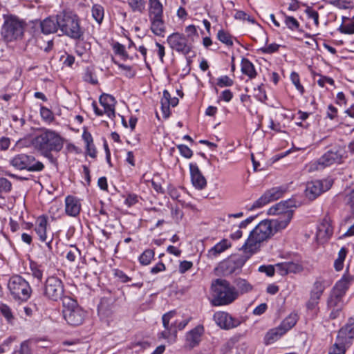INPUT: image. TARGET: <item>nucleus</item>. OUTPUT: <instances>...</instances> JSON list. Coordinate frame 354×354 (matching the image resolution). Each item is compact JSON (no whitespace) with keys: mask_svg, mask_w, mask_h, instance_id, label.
Segmentation results:
<instances>
[{"mask_svg":"<svg viewBox=\"0 0 354 354\" xmlns=\"http://www.w3.org/2000/svg\"><path fill=\"white\" fill-rule=\"evenodd\" d=\"M258 270L260 272H265L267 276L268 277H272L274 274L275 269L274 267L272 265H262L259 266Z\"/></svg>","mask_w":354,"mask_h":354,"instance_id":"obj_58","label":"nucleus"},{"mask_svg":"<svg viewBox=\"0 0 354 354\" xmlns=\"http://www.w3.org/2000/svg\"><path fill=\"white\" fill-rule=\"evenodd\" d=\"M24 26L22 21L15 17L6 19L1 27V35L6 42L21 38L24 34Z\"/></svg>","mask_w":354,"mask_h":354,"instance_id":"obj_6","label":"nucleus"},{"mask_svg":"<svg viewBox=\"0 0 354 354\" xmlns=\"http://www.w3.org/2000/svg\"><path fill=\"white\" fill-rule=\"evenodd\" d=\"M62 305L64 318L69 325L77 326L84 322L86 312L78 305L76 300L70 297H64Z\"/></svg>","mask_w":354,"mask_h":354,"instance_id":"obj_5","label":"nucleus"},{"mask_svg":"<svg viewBox=\"0 0 354 354\" xmlns=\"http://www.w3.org/2000/svg\"><path fill=\"white\" fill-rule=\"evenodd\" d=\"M177 148L178 149L180 154L186 158H190L193 155L192 151L187 145H178Z\"/></svg>","mask_w":354,"mask_h":354,"instance_id":"obj_54","label":"nucleus"},{"mask_svg":"<svg viewBox=\"0 0 354 354\" xmlns=\"http://www.w3.org/2000/svg\"><path fill=\"white\" fill-rule=\"evenodd\" d=\"M58 26L62 34L72 39H77L83 35L78 16L69 10L58 13Z\"/></svg>","mask_w":354,"mask_h":354,"instance_id":"obj_3","label":"nucleus"},{"mask_svg":"<svg viewBox=\"0 0 354 354\" xmlns=\"http://www.w3.org/2000/svg\"><path fill=\"white\" fill-rule=\"evenodd\" d=\"M332 5L339 9H348L353 7V0H334L330 2Z\"/></svg>","mask_w":354,"mask_h":354,"instance_id":"obj_44","label":"nucleus"},{"mask_svg":"<svg viewBox=\"0 0 354 354\" xmlns=\"http://www.w3.org/2000/svg\"><path fill=\"white\" fill-rule=\"evenodd\" d=\"M243 228H234L233 231H230L229 233L230 238L233 241H236L241 239L243 236Z\"/></svg>","mask_w":354,"mask_h":354,"instance_id":"obj_62","label":"nucleus"},{"mask_svg":"<svg viewBox=\"0 0 354 354\" xmlns=\"http://www.w3.org/2000/svg\"><path fill=\"white\" fill-rule=\"evenodd\" d=\"M32 147L41 155L53 158L52 152L60 151L64 145L63 138L55 131L38 129L31 140Z\"/></svg>","mask_w":354,"mask_h":354,"instance_id":"obj_2","label":"nucleus"},{"mask_svg":"<svg viewBox=\"0 0 354 354\" xmlns=\"http://www.w3.org/2000/svg\"><path fill=\"white\" fill-rule=\"evenodd\" d=\"M81 210V203L78 198L68 196L65 199V211L71 216H77Z\"/></svg>","mask_w":354,"mask_h":354,"instance_id":"obj_22","label":"nucleus"},{"mask_svg":"<svg viewBox=\"0 0 354 354\" xmlns=\"http://www.w3.org/2000/svg\"><path fill=\"white\" fill-rule=\"evenodd\" d=\"M243 317H235L231 314L223 311V329L230 330L238 327L243 322Z\"/></svg>","mask_w":354,"mask_h":354,"instance_id":"obj_25","label":"nucleus"},{"mask_svg":"<svg viewBox=\"0 0 354 354\" xmlns=\"http://www.w3.org/2000/svg\"><path fill=\"white\" fill-rule=\"evenodd\" d=\"M290 80L292 84L295 86L296 88L300 92L301 94L304 93V88L300 84L299 76L296 72H292L290 74Z\"/></svg>","mask_w":354,"mask_h":354,"instance_id":"obj_45","label":"nucleus"},{"mask_svg":"<svg viewBox=\"0 0 354 354\" xmlns=\"http://www.w3.org/2000/svg\"><path fill=\"white\" fill-rule=\"evenodd\" d=\"M353 280V276L344 274L342 278L335 283L332 292H333L334 294H338L344 297Z\"/></svg>","mask_w":354,"mask_h":354,"instance_id":"obj_23","label":"nucleus"},{"mask_svg":"<svg viewBox=\"0 0 354 354\" xmlns=\"http://www.w3.org/2000/svg\"><path fill=\"white\" fill-rule=\"evenodd\" d=\"M284 330H283L279 326L270 329L265 335L264 341L266 344H270L279 339L283 335H284Z\"/></svg>","mask_w":354,"mask_h":354,"instance_id":"obj_32","label":"nucleus"},{"mask_svg":"<svg viewBox=\"0 0 354 354\" xmlns=\"http://www.w3.org/2000/svg\"><path fill=\"white\" fill-rule=\"evenodd\" d=\"M0 312L5 317L8 323L13 324L15 321V317L11 308L7 304H0Z\"/></svg>","mask_w":354,"mask_h":354,"instance_id":"obj_39","label":"nucleus"},{"mask_svg":"<svg viewBox=\"0 0 354 354\" xmlns=\"http://www.w3.org/2000/svg\"><path fill=\"white\" fill-rule=\"evenodd\" d=\"M243 228H234L233 231H230L229 233L230 238L233 241H236L241 239L243 236Z\"/></svg>","mask_w":354,"mask_h":354,"instance_id":"obj_63","label":"nucleus"},{"mask_svg":"<svg viewBox=\"0 0 354 354\" xmlns=\"http://www.w3.org/2000/svg\"><path fill=\"white\" fill-rule=\"evenodd\" d=\"M40 26L44 34L48 35L57 32L59 29L58 14L55 17H50L43 20Z\"/></svg>","mask_w":354,"mask_h":354,"instance_id":"obj_24","label":"nucleus"},{"mask_svg":"<svg viewBox=\"0 0 354 354\" xmlns=\"http://www.w3.org/2000/svg\"><path fill=\"white\" fill-rule=\"evenodd\" d=\"M167 42L173 50L185 56L192 51L193 44L187 41L185 35L183 33L173 32L167 37Z\"/></svg>","mask_w":354,"mask_h":354,"instance_id":"obj_9","label":"nucleus"},{"mask_svg":"<svg viewBox=\"0 0 354 354\" xmlns=\"http://www.w3.org/2000/svg\"><path fill=\"white\" fill-rule=\"evenodd\" d=\"M186 39L192 44L196 39L199 38L196 28L194 25H189L185 29Z\"/></svg>","mask_w":354,"mask_h":354,"instance_id":"obj_38","label":"nucleus"},{"mask_svg":"<svg viewBox=\"0 0 354 354\" xmlns=\"http://www.w3.org/2000/svg\"><path fill=\"white\" fill-rule=\"evenodd\" d=\"M175 311H169L162 315V324L165 330L160 333V338L168 339L169 342H174L176 339L177 329L176 328V322L169 324L170 319L175 315Z\"/></svg>","mask_w":354,"mask_h":354,"instance_id":"obj_12","label":"nucleus"},{"mask_svg":"<svg viewBox=\"0 0 354 354\" xmlns=\"http://www.w3.org/2000/svg\"><path fill=\"white\" fill-rule=\"evenodd\" d=\"M127 2L133 12H143L145 4L143 0H127Z\"/></svg>","mask_w":354,"mask_h":354,"instance_id":"obj_43","label":"nucleus"},{"mask_svg":"<svg viewBox=\"0 0 354 354\" xmlns=\"http://www.w3.org/2000/svg\"><path fill=\"white\" fill-rule=\"evenodd\" d=\"M113 48L115 54L119 55L123 57H128V55L125 50V48L122 44L116 42L113 44Z\"/></svg>","mask_w":354,"mask_h":354,"instance_id":"obj_56","label":"nucleus"},{"mask_svg":"<svg viewBox=\"0 0 354 354\" xmlns=\"http://www.w3.org/2000/svg\"><path fill=\"white\" fill-rule=\"evenodd\" d=\"M40 115L42 119L48 122L52 121L54 118L52 111L49 109L44 106L41 107Z\"/></svg>","mask_w":354,"mask_h":354,"instance_id":"obj_52","label":"nucleus"},{"mask_svg":"<svg viewBox=\"0 0 354 354\" xmlns=\"http://www.w3.org/2000/svg\"><path fill=\"white\" fill-rule=\"evenodd\" d=\"M204 333V328L202 325H198L189 331L186 335V343L190 348L198 346L201 340V336Z\"/></svg>","mask_w":354,"mask_h":354,"instance_id":"obj_19","label":"nucleus"},{"mask_svg":"<svg viewBox=\"0 0 354 354\" xmlns=\"http://www.w3.org/2000/svg\"><path fill=\"white\" fill-rule=\"evenodd\" d=\"M155 252L153 250L147 249L139 257L138 260L141 265L147 266L153 259Z\"/></svg>","mask_w":354,"mask_h":354,"instance_id":"obj_37","label":"nucleus"},{"mask_svg":"<svg viewBox=\"0 0 354 354\" xmlns=\"http://www.w3.org/2000/svg\"><path fill=\"white\" fill-rule=\"evenodd\" d=\"M221 253V241L212 247L209 251L207 256L210 259H214Z\"/></svg>","mask_w":354,"mask_h":354,"instance_id":"obj_51","label":"nucleus"},{"mask_svg":"<svg viewBox=\"0 0 354 354\" xmlns=\"http://www.w3.org/2000/svg\"><path fill=\"white\" fill-rule=\"evenodd\" d=\"M64 286L63 281L57 277H48L44 284L43 295L48 300L57 301L63 299Z\"/></svg>","mask_w":354,"mask_h":354,"instance_id":"obj_8","label":"nucleus"},{"mask_svg":"<svg viewBox=\"0 0 354 354\" xmlns=\"http://www.w3.org/2000/svg\"><path fill=\"white\" fill-rule=\"evenodd\" d=\"M178 99L176 97H171L169 92L167 90H164L162 97L160 100L161 110L163 117L167 118L169 117L171 112L169 106H176L178 104Z\"/></svg>","mask_w":354,"mask_h":354,"instance_id":"obj_17","label":"nucleus"},{"mask_svg":"<svg viewBox=\"0 0 354 354\" xmlns=\"http://www.w3.org/2000/svg\"><path fill=\"white\" fill-rule=\"evenodd\" d=\"M84 80L93 85L97 84V80L94 77L93 71L91 68L87 67L84 75Z\"/></svg>","mask_w":354,"mask_h":354,"instance_id":"obj_46","label":"nucleus"},{"mask_svg":"<svg viewBox=\"0 0 354 354\" xmlns=\"http://www.w3.org/2000/svg\"><path fill=\"white\" fill-rule=\"evenodd\" d=\"M320 298L317 296L310 295V299L306 304V307L309 310L315 309L319 304Z\"/></svg>","mask_w":354,"mask_h":354,"instance_id":"obj_61","label":"nucleus"},{"mask_svg":"<svg viewBox=\"0 0 354 354\" xmlns=\"http://www.w3.org/2000/svg\"><path fill=\"white\" fill-rule=\"evenodd\" d=\"M292 207H297L295 201L292 199L283 201L271 207L268 209V214L270 215H279V217L275 220H283L286 215L290 213L291 214V218L293 216V210L290 209Z\"/></svg>","mask_w":354,"mask_h":354,"instance_id":"obj_13","label":"nucleus"},{"mask_svg":"<svg viewBox=\"0 0 354 354\" xmlns=\"http://www.w3.org/2000/svg\"><path fill=\"white\" fill-rule=\"evenodd\" d=\"M330 180H314L308 182L305 189V196L310 201L317 198L322 193L328 191L332 187Z\"/></svg>","mask_w":354,"mask_h":354,"instance_id":"obj_10","label":"nucleus"},{"mask_svg":"<svg viewBox=\"0 0 354 354\" xmlns=\"http://www.w3.org/2000/svg\"><path fill=\"white\" fill-rule=\"evenodd\" d=\"M99 100L100 104L104 107L105 114L113 119L115 116V105L116 101L115 97L109 94H102Z\"/></svg>","mask_w":354,"mask_h":354,"instance_id":"obj_20","label":"nucleus"},{"mask_svg":"<svg viewBox=\"0 0 354 354\" xmlns=\"http://www.w3.org/2000/svg\"><path fill=\"white\" fill-rule=\"evenodd\" d=\"M333 232V227L328 220L324 218L318 225L317 236L322 239H328Z\"/></svg>","mask_w":354,"mask_h":354,"instance_id":"obj_29","label":"nucleus"},{"mask_svg":"<svg viewBox=\"0 0 354 354\" xmlns=\"http://www.w3.org/2000/svg\"><path fill=\"white\" fill-rule=\"evenodd\" d=\"M297 319V315L291 313L281 322L279 327L284 330L286 333L296 324Z\"/></svg>","mask_w":354,"mask_h":354,"instance_id":"obj_34","label":"nucleus"},{"mask_svg":"<svg viewBox=\"0 0 354 354\" xmlns=\"http://www.w3.org/2000/svg\"><path fill=\"white\" fill-rule=\"evenodd\" d=\"M254 91L257 92L254 94V97L260 102H265L267 100V95L266 91L263 88V84L259 85L257 88H254Z\"/></svg>","mask_w":354,"mask_h":354,"instance_id":"obj_50","label":"nucleus"},{"mask_svg":"<svg viewBox=\"0 0 354 354\" xmlns=\"http://www.w3.org/2000/svg\"><path fill=\"white\" fill-rule=\"evenodd\" d=\"M11 183L5 178H0V192H8L11 190Z\"/></svg>","mask_w":354,"mask_h":354,"instance_id":"obj_60","label":"nucleus"},{"mask_svg":"<svg viewBox=\"0 0 354 354\" xmlns=\"http://www.w3.org/2000/svg\"><path fill=\"white\" fill-rule=\"evenodd\" d=\"M115 300L111 297H103L97 307L98 313L109 317L113 313V307Z\"/></svg>","mask_w":354,"mask_h":354,"instance_id":"obj_26","label":"nucleus"},{"mask_svg":"<svg viewBox=\"0 0 354 354\" xmlns=\"http://www.w3.org/2000/svg\"><path fill=\"white\" fill-rule=\"evenodd\" d=\"M7 286L10 295L17 302H26L32 292L29 282L19 274L12 276Z\"/></svg>","mask_w":354,"mask_h":354,"instance_id":"obj_4","label":"nucleus"},{"mask_svg":"<svg viewBox=\"0 0 354 354\" xmlns=\"http://www.w3.org/2000/svg\"><path fill=\"white\" fill-rule=\"evenodd\" d=\"M223 221L225 223L224 229V232H225L233 231L234 228H239V223L232 221V218H228L227 220L223 219Z\"/></svg>","mask_w":354,"mask_h":354,"instance_id":"obj_53","label":"nucleus"},{"mask_svg":"<svg viewBox=\"0 0 354 354\" xmlns=\"http://www.w3.org/2000/svg\"><path fill=\"white\" fill-rule=\"evenodd\" d=\"M283 220L261 221L250 231L244 244L240 248L250 256L260 251L264 242L270 239L277 232L285 229L291 221V214L288 213Z\"/></svg>","mask_w":354,"mask_h":354,"instance_id":"obj_1","label":"nucleus"},{"mask_svg":"<svg viewBox=\"0 0 354 354\" xmlns=\"http://www.w3.org/2000/svg\"><path fill=\"white\" fill-rule=\"evenodd\" d=\"M241 73L248 76L250 80L254 79L257 76V72L254 64L247 58L243 57L241 63Z\"/></svg>","mask_w":354,"mask_h":354,"instance_id":"obj_28","label":"nucleus"},{"mask_svg":"<svg viewBox=\"0 0 354 354\" xmlns=\"http://www.w3.org/2000/svg\"><path fill=\"white\" fill-rule=\"evenodd\" d=\"M305 12L309 18L313 19L316 26H319V13L311 7L307 6Z\"/></svg>","mask_w":354,"mask_h":354,"instance_id":"obj_47","label":"nucleus"},{"mask_svg":"<svg viewBox=\"0 0 354 354\" xmlns=\"http://www.w3.org/2000/svg\"><path fill=\"white\" fill-rule=\"evenodd\" d=\"M279 47H280V45L273 43V44H269L268 46H267L266 47H263V48H260V50L263 53L272 54L273 53L278 51Z\"/></svg>","mask_w":354,"mask_h":354,"instance_id":"obj_59","label":"nucleus"},{"mask_svg":"<svg viewBox=\"0 0 354 354\" xmlns=\"http://www.w3.org/2000/svg\"><path fill=\"white\" fill-rule=\"evenodd\" d=\"M328 354H345V346L343 343H335Z\"/></svg>","mask_w":354,"mask_h":354,"instance_id":"obj_57","label":"nucleus"},{"mask_svg":"<svg viewBox=\"0 0 354 354\" xmlns=\"http://www.w3.org/2000/svg\"><path fill=\"white\" fill-rule=\"evenodd\" d=\"M286 190V187L283 186L272 187L267 190L258 200H257L253 203L249 209L253 210L257 208H260L270 202L278 200L282 197Z\"/></svg>","mask_w":354,"mask_h":354,"instance_id":"obj_11","label":"nucleus"},{"mask_svg":"<svg viewBox=\"0 0 354 354\" xmlns=\"http://www.w3.org/2000/svg\"><path fill=\"white\" fill-rule=\"evenodd\" d=\"M91 11L94 19L98 24H101L104 19V8L99 4H95L93 6Z\"/></svg>","mask_w":354,"mask_h":354,"instance_id":"obj_41","label":"nucleus"},{"mask_svg":"<svg viewBox=\"0 0 354 354\" xmlns=\"http://www.w3.org/2000/svg\"><path fill=\"white\" fill-rule=\"evenodd\" d=\"M286 265L288 268V274L297 273L301 271L302 270V268L299 264L294 263L292 261H287L286 262Z\"/></svg>","mask_w":354,"mask_h":354,"instance_id":"obj_55","label":"nucleus"},{"mask_svg":"<svg viewBox=\"0 0 354 354\" xmlns=\"http://www.w3.org/2000/svg\"><path fill=\"white\" fill-rule=\"evenodd\" d=\"M239 292L229 281L223 279V306L233 303L239 297Z\"/></svg>","mask_w":354,"mask_h":354,"instance_id":"obj_16","label":"nucleus"},{"mask_svg":"<svg viewBox=\"0 0 354 354\" xmlns=\"http://www.w3.org/2000/svg\"><path fill=\"white\" fill-rule=\"evenodd\" d=\"M10 165L17 169H26L31 172L41 171L45 167L44 165L36 160L34 156L26 153L16 155L10 160Z\"/></svg>","mask_w":354,"mask_h":354,"instance_id":"obj_7","label":"nucleus"},{"mask_svg":"<svg viewBox=\"0 0 354 354\" xmlns=\"http://www.w3.org/2000/svg\"><path fill=\"white\" fill-rule=\"evenodd\" d=\"M39 342L40 340H37V339L24 341L21 344L19 349L15 350L13 354H32L31 346L37 345Z\"/></svg>","mask_w":354,"mask_h":354,"instance_id":"obj_33","label":"nucleus"},{"mask_svg":"<svg viewBox=\"0 0 354 354\" xmlns=\"http://www.w3.org/2000/svg\"><path fill=\"white\" fill-rule=\"evenodd\" d=\"M281 12L285 18L284 23L288 28L292 31L298 30L299 32H303L302 30L299 29V23L295 17L287 15L283 11H281Z\"/></svg>","mask_w":354,"mask_h":354,"instance_id":"obj_36","label":"nucleus"},{"mask_svg":"<svg viewBox=\"0 0 354 354\" xmlns=\"http://www.w3.org/2000/svg\"><path fill=\"white\" fill-rule=\"evenodd\" d=\"M71 248L72 249L67 252L66 259L69 261L73 262L77 257L80 255V250L75 245H72Z\"/></svg>","mask_w":354,"mask_h":354,"instance_id":"obj_48","label":"nucleus"},{"mask_svg":"<svg viewBox=\"0 0 354 354\" xmlns=\"http://www.w3.org/2000/svg\"><path fill=\"white\" fill-rule=\"evenodd\" d=\"M244 264L242 258L237 255H232L223 261V274H230L239 270Z\"/></svg>","mask_w":354,"mask_h":354,"instance_id":"obj_15","label":"nucleus"},{"mask_svg":"<svg viewBox=\"0 0 354 354\" xmlns=\"http://www.w3.org/2000/svg\"><path fill=\"white\" fill-rule=\"evenodd\" d=\"M162 18L163 17H155L149 19L151 22V30L157 36L164 37L165 25Z\"/></svg>","mask_w":354,"mask_h":354,"instance_id":"obj_30","label":"nucleus"},{"mask_svg":"<svg viewBox=\"0 0 354 354\" xmlns=\"http://www.w3.org/2000/svg\"><path fill=\"white\" fill-rule=\"evenodd\" d=\"M339 30L344 34H353L354 33V23H350L346 26L341 25Z\"/></svg>","mask_w":354,"mask_h":354,"instance_id":"obj_64","label":"nucleus"},{"mask_svg":"<svg viewBox=\"0 0 354 354\" xmlns=\"http://www.w3.org/2000/svg\"><path fill=\"white\" fill-rule=\"evenodd\" d=\"M342 298L343 296L339 295L338 294H334L333 292H331L327 301V307L342 308L344 306Z\"/></svg>","mask_w":354,"mask_h":354,"instance_id":"obj_35","label":"nucleus"},{"mask_svg":"<svg viewBox=\"0 0 354 354\" xmlns=\"http://www.w3.org/2000/svg\"><path fill=\"white\" fill-rule=\"evenodd\" d=\"M339 333L345 335L350 339L353 338L354 337V324H346V325L340 330Z\"/></svg>","mask_w":354,"mask_h":354,"instance_id":"obj_49","label":"nucleus"},{"mask_svg":"<svg viewBox=\"0 0 354 354\" xmlns=\"http://www.w3.org/2000/svg\"><path fill=\"white\" fill-rule=\"evenodd\" d=\"M324 290V281L323 280H320V279H317L313 284V287L310 292V295L317 296L318 297L320 298Z\"/></svg>","mask_w":354,"mask_h":354,"instance_id":"obj_40","label":"nucleus"},{"mask_svg":"<svg viewBox=\"0 0 354 354\" xmlns=\"http://www.w3.org/2000/svg\"><path fill=\"white\" fill-rule=\"evenodd\" d=\"M47 224L48 220L45 216H39L36 221V226L35 230L37 234L39 236V239L41 241H46L47 240Z\"/></svg>","mask_w":354,"mask_h":354,"instance_id":"obj_27","label":"nucleus"},{"mask_svg":"<svg viewBox=\"0 0 354 354\" xmlns=\"http://www.w3.org/2000/svg\"><path fill=\"white\" fill-rule=\"evenodd\" d=\"M192 185L198 189H203L207 185L206 179L196 163L189 164Z\"/></svg>","mask_w":354,"mask_h":354,"instance_id":"obj_18","label":"nucleus"},{"mask_svg":"<svg viewBox=\"0 0 354 354\" xmlns=\"http://www.w3.org/2000/svg\"><path fill=\"white\" fill-rule=\"evenodd\" d=\"M343 156V150L339 147H334L326 152L318 160L319 165L329 166L335 162H339Z\"/></svg>","mask_w":354,"mask_h":354,"instance_id":"obj_14","label":"nucleus"},{"mask_svg":"<svg viewBox=\"0 0 354 354\" xmlns=\"http://www.w3.org/2000/svg\"><path fill=\"white\" fill-rule=\"evenodd\" d=\"M234 283L241 294L248 292L252 289V285L245 279L239 278L236 279Z\"/></svg>","mask_w":354,"mask_h":354,"instance_id":"obj_42","label":"nucleus"},{"mask_svg":"<svg viewBox=\"0 0 354 354\" xmlns=\"http://www.w3.org/2000/svg\"><path fill=\"white\" fill-rule=\"evenodd\" d=\"M209 295L213 306H221V279H216L212 282Z\"/></svg>","mask_w":354,"mask_h":354,"instance_id":"obj_21","label":"nucleus"},{"mask_svg":"<svg viewBox=\"0 0 354 354\" xmlns=\"http://www.w3.org/2000/svg\"><path fill=\"white\" fill-rule=\"evenodd\" d=\"M149 19L163 17V6L159 0H149Z\"/></svg>","mask_w":354,"mask_h":354,"instance_id":"obj_31","label":"nucleus"}]
</instances>
